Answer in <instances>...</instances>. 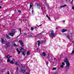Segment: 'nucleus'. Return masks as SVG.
I'll return each instance as SVG.
<instances>
[{
    "mask_svg": "<svg viewBox=\"0 0 74 74\" xmlns=\"http://www.w3.org/2000/svg\"><path fill=\"white\" fill-rule=\"evenodd\" d=\"M64 62H65V63H66V67H67V68L66 69V70H69V68L70 66V64L69 61L67 59V58H66L64 60Z\"/></svg>",
    "mask_w": 74,
    "mask_h": 74,
    "instance_id": "nucleus-1",
    "label": "nucleus"
},
{
    "mask_svg": "<svg viewBox=\"0 0 74 74\" xmlns=\"http://www.w3.org/2000/svg\"><path fill=\"white\" fill-rule=\"evenodd\" d=\"M29 68L27 67V66H25V68L23 67H22L21 68V71H20V73H25L27 71V70H28Z\"/></svg>",
    "mask_w": 74,
    "mask_h": 74,
    "instance_id": "nucleus-2",
    "label": "nucleus"
},
{
    "mask_svg": "<svg viewBox=\"0 0 74 74\" xmlns=\"http://www.w3.org/2000/svg\"><path fill=\"white\" fill-rule=\"evenodd\" d=\"M20 52H22V51H23L22 53V54L23 56H25V54H26V50L25 49H23L22 48V47H21L20 48V49H19Z\"/></svg>",
    "mask_w": 74,
    "mask_h": 74,
    "instance_id": "nucleus-3",
    "label": "nucleus"
},
{
    "mask_svg": "<svg viewBox=\"0 0 74 74\" xmlns=\"http://www.w3.org/2000/svg\"><path fill=\"white\" fill-rule=\"evenodd\" d=\"M55 34H54L53 31H51V33L49 35L50 37L53 38L55 37Z\"/></svg>",
    "mask_w": 74,
    "mask_h": 74,
    "instance_id": "nucleus-4",
    "label": "nucleus"
},
{
    "mask_svg": "<svg viewBox=\"0 0 74 74\" xmlns=\"http://www.w3.org/2000/svg\"><path fill=\"white\" fill-rule=\"evenodd\" d=\"M11 32L12 33H9L8 34H10L11 36H14V35L15 33V30L14 29H12V30Z\"/></svg>",
    "mask_w": 74,
    "mask_h": 74,
    "instance_id": "nucleus-5",
    "label": "nucleus"
},
{
    "mask_svg": "<svg viewBox=\"0 0 74 74\" xmlns=\"http://www.w3.org/2000/svg\"><path fill=\"white\" fill-rule=\"evenodd\" d=\"M6 58L8 59L7 62H10V58H12V56L8 55L7 56H6Z\"/></svg>",
    "mask_w": 74,
    "mask_h": 74,
    "instance_id": "nucleus-6",
    "label": "nucleus"
},
{
    "mask_svg": "<svg viewBox=\"0 0 74 74\" xmlns=\"http://www.w3.org/2000/svg\"><path fill=\"white\" fill-rule=\"evenodd\" d=\"M1 42L3 43V44H5L6 43V42L4 41V40L3 38H1Z\"/></svg>",
    "mask_w": 74,
    "mask_h": 74,
    "instance_id": "nucleus-7",
    "label": "nucleus"
},
{
    "mask_svg": "<svg viewBox=\"0 0 74 74\" xmlns=\"http://www.w3.org/2000/svg\"><path fill=\"white\" fill-rule=\"evenodd\" d=\"M14 64H16V65H19V64H21L19 62L16 61L14 62Z\"/></svg>",
    "mask_w": 74,
    "mask_h": 74,
    "instance_id": "nucleus-8",
    "label": "nucleus"
},
{
    "mask_svg": "<svg viewBox=\"0 0 74 74\" xmlns=\"http://www.w3.org/2000/svg\"><path fill=\"white\" fill-rule=\"evenodd\" d=\"M19 42L20 43L21 47H23V42H22V41H21V40H19Z\"/></svg>",
    "mask_w": 74,
    "mask_h": 74,
    "instance_id": "nucleus-9",
    "label": "nucleus"
},
{
    "mask_svg": "<svg viewBox=\"0 0 74 74\" xmlns=\"http://www.w3.org/2000/svg\"><path fill=\"white\" fill-rule=\"evenodd\" d=\"M64 65H65V64L64 62L62 63V64L60 66V67L62 69L64 67Z\"/></svg>",
    "mask_w": 74,
    "mask_h": 74,
    "instance_id": "nucleus-10",
    "label": "nucleus"
},
{
    "mask_svg": "<svg viewBox=\"0 0 74 74\" xmlns=\"http://www.w3.org/2000/svg\"><path fill=\"white\" fill-rule=\"evenodd\" d=\"M29 8H30V10L31 9H32V10H33V4H30Z\"/></svg>",
    "mask_w": 74,
    "mask_h": 74,
    "instance_id": "nucleus-11",
    "label": "nucleus"
},
{
    "mask_svg": "<svg viewBox=\"0 0 74 74\" xmlns=\"http://www.w3.org/2000/svg\"><path fill=\"white\" fill-rule=\"evenodd\" d=\"M67 30L66 29H62V32H63V33H64V32H67Z\"/></svg>",
    "mask_w": 74,
    "mask_h": 74,
    "instance_id": "nucleus-12",
    "label": "nucleus"
},
{
    "mask_svg": "<svg viewBox=\"0 0 74 74\" xmlns=\"http://www.w3.org/2000/svg\"><path fill=\"white\" fill-rule=\"evenodd\" d=\"M67 38L69 39V40H70V35L69 34H67Z\"/></svg>",
    "mask_w": 74,
    "mask_h": 74,
    "instance_id": "nucleus-13",
    "label": "nucleus"
},
{
    "mask_svg": "<svg viewBox=\"0 0 74 74\" xmlns=\"http://www.w3.org/2000/svg\"><path fill=\"white\" fill-rule=\"evenodd\" d=\"M38 45V46H40V41L38 40L37 41Z\"/></svg>",
    "mask_w": 74,
    "mask_h": 74,
    "instance_id": "nucleus-14",
    "label": "nucleus"
},
{
    "mask_svg": "<svg viewBox=\"0 0 74 74\" xmlns=\"http://www.w3.org/2000/svg\"><path fill=\"white\" fill-rule=\"evenodd\" d=\"M37 6H38V8L39 9H40V8H41V6H40V5L38 4L37 5Z\"/></svg>",
    "mask_w": 74,
    "mask_h": 74,
    "instance_id": "nucleus-15",
    "label": "nucleus"
},
{
    "mask_svg": "<svg viewBox=\"0 0 74 74\" xmlns=\"http://www.w3.org/2000/svg\"><path fill=\"white\" fill-rule=\"evenodd\" d=\"M46 42V40H45V39H44V40L42 41V43H45Z\"/></svg>",
    "mask_w": 74,
    "mask_h": 74,
    "instance_id": "nucleus-16",
    "label": "nucleus"
},
{
    "mask_svg": "<svg viewBox=\"0 0 74 74\" xmlns=\"http://www.w3.org/2000/svg\"><path fill=\"white\" fill-rule=\"evenodd\" d=\"M16 51H17V52H18V54H20V52L18 50V49H16Z\"/></svg>",
    "mask_w": 74,
    "mask_h": 74,
    "instance_id": "nucleus-17",
    "label": "nucleus"
},
{
    "mask_svg": "<svg viewBox=\"0 0 74 74\" xmlns=\"http://www.w3.org/2000/svg\"><path fill=\"white\" fill-rule=\"evenodd\" d=\"M42 55L44 56H46V55L45 54V53L44 52H43L42 53Z\"/></svg>",
    "mask_w": 74,
    "mask_h": 74,
    "instance_id": "nucleus-18",
    "label": "nucleus"
},
{
    "mask_svg": "<svg viewBox=\"0 0 74 74\" xmlns=\"http://www.w3.org/2000/svg\"><path fill=\"white\" fill-rule=\"evenodd\" d=\"M43 2L44 3L45 5H46L47 2H46V0H44Z\"/></svg>",
    "mask_w": 74,
    "mask_h": 74,
    "instance_id": "nucleus-19",
    "label": "nucleus"
},
{
    "mask_svg": "<svg viewBox=\"0 0 74 74\" xmlns=\"http://www.w3.org/2000/svg\"><path fill=\"white\" fill-rule=\"evenodd\" d=\"M43 33H44V32H42L41 33H40L39 34H37V36H38V35H40L41 34H43Z\"/></svg>",
    "mask_w": 74,
    "mask_h": 74,
    "instance_id": "nucleus-20",
    "label": "nucleus"
},
{
    "mask_svg": "<svg viewBox=\"0 0 74 74\" xmlns=\"http://www.w3.org/2000/svg\"><path fill=\"white\" fill-rule=\"evenodd\" d=\"M6 38H8V39H11V38H10V36H9L8 35L6 36Z\"/></svg>",
    "mask_w": 74,
    "mask_h": 74,
    "instance_id": "nucleus-21",
    "label": "nucleus"
},
{
    "mask_svg": "<svg viewBox=\"0 0 74 74\" xmlns=\"http://www.w3.org/2000/svg\"><path fill=\"white\" fill-rule=\"evenodd\" d=\"M26 54L27 55H30V52H29V51H28L27 52Z\"/></svg>",
    "mask_w": 74,
    "mask_h": 74,
    "instance_id": "nucleus-22",
    "label": "nucleus"
},
{
    "mask_svg": "<svg viewBox=\"0 0 74 74\" xmlns=\"http://www.w3.org/2000/svg\"><path fill=\"white\" fill-rule=\"evenodd\" d=\"M10 63H11L12 64H14V61L13 60H12L10 62Z\"/></svg>",
    "mask_w": 74,
    "mask_h": 74,
    "instance_id": "nucleus-23",
    "label": "nucleus"
},
{
    "mask_svg": "<svg viewBox=\"0 0 74 74\" xmlns=\"http://www.w3.org/2000/svg\"><path fill=\"white\" fill-rule=\"evenodd\" d=\"M9 44H10V42H8L6 44V46L7 47H8Z\"/></svg>",
    "mask_w": 74,
    "mask_h": 74,
    "instance_id": "nucleus-24",
    "label": "nucleus"
},
{
    "mask_svg": "<svg viewBox=\"0 0 74 74\" xmlns=\"http://www.w3.org/2000/svg\"><path fill=\"white\" fill-rule=\"evenodd\" d=\"M13 45H14V46H15V47H16L19 46V45H16L15 44H14Z\"/></svg>",
    "mask_w": 74,
    "mask_h": 74,
    "instance_id": "nucleus-25",
    "label": "nucleus"
},
{
    "mask_svg": "<svg viewBox=\"0 0 74 74\" xmlns=\"http://www.w3.org/2000/svg\"><path fill=\"white\" fill-rule=\"evenodd\" d=\"M64 8L63 5H61V6H60V8Z\"/></svg>",
    "mask_w": 74,
    "mask_h": 74,
    "instance_id": "nucleus-26",
    "label": "nucleus"
},
{
    "mask_svg": "<svg viewBox=\"0 0 74 74\" xmlns=\"http://www.w3.org/2000/svg\"><path fill=\"white\" fill-rule=\"evenodd\" d=\"M50 57H51V56L49 55H48V56H47V58H50Z\"/></svg>",
    "mask_w": 74,
    "mask_h": 74,
    "instance_id": "nucleus-27",
    "label": "nucleus"
},
{
    "mask_svg": "<svg viewBox=\"0 0 74 74\" xmlns=\"http://www.w3.org/2000/svg\"><path fill=\"white\" fill-rule=\"evenodd\" d=\"M64 7H67V4H64L63 5Z\"/></svg>",
    "mask_w": 74,
    "mask_h": 74,
    "instance_id": "nucleus-28",
    "label": "nucleus"
},
{
    "mask_svg": "<svg viewBox=\"0 0 74 74\" xmlns=\"http://www.w3.org/2000/svg\"><path fill=\"white\" fill-rule=\"evenodd\" d=\"M18 69H19V68H18V67H17V69H16V71H18Z\"/></svg>",
    "mask_w": 74,
    "mask_h": 74,
    "instance_id": "nucleus-29",
    "label": "nucleus"
},
{
    "mask_svg": "<svg viewBox=\"0 0 74 74\" xmlns=\"http://www.w3.org/2000/svg\"><path fill=\"white\" fill-rule=\"evenodd\" d=\"M73 1H71L70 2V3L71 4H73Z\"/></svg>",
    "mask_w": 74,
    "mask_h": 74,
    "instance_id": "nucleus-30",
    "label": "nucleus"
},
{
    "mask_svg": "<svg viewBox=\"0 0 74 74\" xmlns=\"http://www.w3.org/2000/svg\"><path fill=\"white\" fill-rule=\"evenodd\" d=\"M31 29L32 30H33V29H34V28L33 27H32Z\"/></svg>",
    "mask_w": 74,
    "mask_h": 74,
    "instance_id": "nucleus-31",
    "label": "nucleus"
},
{
    "mask_svg": "<svg viewBox=\"0 0 74 74\" xmlns=\"http://www.w3.org/2000/svg\"><path fill=\"white\" fill-rule=\"evenodd\" d=\"M19 31H20V33H21V29H19Z\"/></svg>",
    "mask_w": 74,
    "mask_h": 74,
    "instance_id": "nucleus-32",
    "label": "nucleus"
},
{
    "mask_svg": "<svg viewBox=\"0 0 74 74\" xmlns=\"http://www.w3.org/2000/svg\"><path fill=\"white\" fill-rule=\"evenodd\" d=\"M24 34L25 36H26L27 35V33H24Z\"/></svg>",
    "mask_w": 74,
    "mask_h": 74,
    "instance_id": "nucleus-33",
    "label": "nucleus"
},
{
    "mask_svg": "<svg viewBox=\"0 0 74 74\" xmlns=\"http://www.w3.org/2000/svg\"><path fill=\"white\" fill-rule=\"evenodd\" d=\"M56 68H53V70H56Z\"/></svg>",
    "mask_w": 74,
    "mask_h": 74,
    "instance_id": "nucleus-34",
    "label": "nucleus"
},
{
    "mask_svg": "<svg viewBox=\"0 0 74 74\" xmlns=\"http://www.w3.org/2000/svg\"><path fill=\"white\" fill-rule=\"evenodd\" d=\"M72 10H74V6H73L72 8Z\"/></svg>",
    "mask_w": 74,
    "mask_h": 74,
    "instance_id": "nucleus-35",
    "label": "nucleus"
},
{
    "mask_svg": "<svg viewBox=\"0 0 74 74\" xmlns=\"http://www.w3.org/2000/svg\"><path fill=\"white\" fill-rule=\"evenodd\" d=\"M53 74H58V73H57V72H55V73H53Z\"/></svg>",
    "mask_w": 74,
    "mask_h": 74,
    "instance_id": "nucleus-36",
    "label": "nucleus"
},
{
    "mask_svg": "<svg viewBox=\"0 0 74 74\" xmlns=\"http://www.w3.org/2000/svg\"><path fill=\"white\" fill-rule=\"evenodd\" d=\"M18 11L19 13H21V11H20V10H18Z\"/></svg>",
    "mask_w": 74,
    "mask_h": 74,
    "instance_id": "nucleus-37",
    "label": "nucleus"
},
{
    "mask_svg": "<svg viewBox=\"0 0 74 74\" xmlns=\"http://www.w3.org/2000/svg\"><path fill=\"white\" fill-rule=\"evenodd\" d=\"M34 12V11H33V10H32V13L33 14V12Z\"/></svg>",
    "mask_w": 74,
    "mask_h": 74,
    "instance_id": "nucleus-38",
    "label": "nucleus"
},
{
    "mask_svg": "<svg viewBox=\"0 0 74 74\" xmlns=\"http://www.w3.org/2000/svg\"><path fill=\"white\" fill-rule=\"evenodd\" d=\"M25 74H29V73L26 72Z\"/></svg>",
    "mask_w": 74,
    "mask_h": 74,
    "instance_id": "nucleus-39",
    "label": "nucleus"
},
{
    "mask_svg": "<svg viewBox=\"0 0 74 74\" xmlns=\"http://www.w3.org/2000/svg\"><path fill=\"white\" fill-rule=\"evenodd\" d=\"M73 34L72 33H71L70 34V36H72V35Z\"/></svg>",
    "mask_w": 74,
    "mask_h": 74,
    "instance_id": "nucleus-40",
    "label": "nucleus"
},
{
    "mask_svg": "<svg viewBox=\"0 0 74 74\" xmlns=\"http://www.w3.org/2000/svg\"><path fill=\"white\" fill-rule=\"evenodd\" d=\"M47 18L49 19H50V17H48Z\"/></svg>",
    "mask_w": 74,
    "mask_h": 74,
    "instance_id": "nucleus-41",
    "label": "nucleus"
},
{
    "mask_svg": "<svg viewBox=\"0 0 74 74\" xmlns=\"http://www.w3.org/2000/svg\"><path fill=\"white\" fill-rule=\"evenodd\" d=\"M12 60H13V61H15V59H14V58H13V59H12Z\"/></svg>",
    "mask_w": 74,
    "mask_h": 74,
    "instance_id": "nucleus-42",
    "label": "nucleus"
},
{
    "mask_svg": "<svg viewBox=\"0 0 74 74\" xmlns=\"http://www.w3.org/2000/svg\"><path fill=\"white\" fill-rule=\"evenodd\" d=\"M42 25V24H41L39 25V26H41Z\"/></svg>",
    "mask_w": 74,
    "mask_h": 74,
    "instance_id": "nucleus-43",
    "label": "nucleus"
},
{
    "mask_svg": "<svg viewBox=\"0 0 74 74\" xmlns=\"http://www.w3.org/2000/svg\"><path fill=\"white\" fill-rule=\"evenodd\" d=\"M46 16H47V18H48V15H46Z\"/></svg>",
    "mask_w": 74,
    "mask_h": 74,
    "instance_id": "nucleus-44",
    "label": "nucleus"
},
{
    "mask_svg": "<svg viewBox=\"0 0 74 74\" xmlns=\"http://www.w3.org/2000/svg\"><path fill=\"white\" fill-rule=\"evenodd\" d=\"M2 8V7L1 6H0V8Z\"/></svg>",
    "mask_w": 74,
    "mask_h": 74,
    "instance_id": "nucleus-45",
    "label": "nucleus"
},
{
    "mask_svg": "<svg viewBox=\"0 0 74 74\" xmlns=\"http://www.w3.org/2000/svg\"><path fill=\"white\" fill-rule=\"evenodd\" d=\"M58 27H57L56 28V29H58Z\"/></svg>",
    "mask_w": 74,
    "mask_h": 74,
    "instance_id": "nucleus-46",
    "label": "nucleus"
},
{
    "mask_svg": "<svg viewBox=\"0 0 74 74\" xmlns=\"http://www.w3.org/2000/svg\"><path fill=\"white\" fill-rule=\"evenodd\" d=\"M3 2V1H1V3H2Z\"/></svg>",
    "mask_w": 74,
    "mask_h": 74,
    "instance_id": "nucleus-47",
    "label": "nucleus"
},
{
    "mask_svg": "<svg viewBox=\"0 0 74 74\" xmlns=\"http://www.w3.org/2000/svg\"><path fill=\"white\" fill-rule=\"evenodd\" d=\"M63 21V22H65V21H64H64Z\"/></svg>",
    "mask_w": 74,
    "mask_h": 74,
    "instance_id": "nucleus-48",
    "label": "nucleus"
},
{
    "mask_svg": "<svg viewBox=\"0 0 74 74\" xmlns=\"http://www.w3.org/2000/svg\"><path fill=\"white\" fill-rule=\"evenodd\" d=\"M72 43H74V42H73V41H72Z\"/></svg>",
    "mask_w": 74,
    "mask_h": 74,
    "instance_id": "nucleus-49",
    "label": "nucleus"
},
{
    "mask_svg": "<svg viewBox=\"0 0 74 74\" xmlns=\"http://www.w3.org/2000/svg\"><path fill=\"white\" fill-rule=\"evenodd\" d=\"M56 59H55V58H54V60H55Z\"/></svg>",
    "mask_w": 74,
    "mask_h": 74,
    "instance_id": "nucleus-50",
    "label": "nucleus"
},
{
    "mask_svg": "<svg viewBox=\"0 0 74 74\" xmlns=\"http://www.w3.org/2000/svg\"><path fill=\"white\" fill-rule=\"evenodd\" d=\"M38 48H37V49H36V50H38Z\"/></svg>",
    "mask_w": 74,
    "mask_h": 74,
    "instance_id": "nucleus-51",
    "label": "nucleus"
},
{
    "mask_svg": "<svg viewBox=\"0 0 74 74\" xmlns=\"http://www.w3.org/2000/svg\"><path fill=\"white\" fill-rule=\"evenodd\" d=\"M66 1H67V0H65Z\"/></svg>",
    "mask_w": 74,
    "mask_h": 74,
    "instance_id": "nucleus-52",
    "label": "nucleus"
},
{
    "mask_svg": "<svg viewBox=\"0 0 74 74\" xmlns=\"http://www.w3.org/2000/svg\"><path fill=\"white\" fill-rule=\"evenodd\" d=\"M3 27H5V26L4 25H3Z\"/></svg>",
    "mask_w": 74,
    "mask_h": 74,
    "instance_id": "nucleus-53",
    "label": "nucleus"
},
{
    "mask_svg": "<svg viewBox=\"0 0 74 74\" xmlns=\"http://www.w3.org/2000/svg\"><path fill=\"white\" fill-rule=\"evenodd\" d=\"M69 0V1H71V0Z\"/></svg>",
    "mask_w": 74,
    "mask_h": 74,
    "instance_id": "nucleus-54",
    "label": "nucleus"
},
{
    "mask_svg": "<svg viewBox=\"0 0 74 74\" xmlns=\"http://www.w3.org/2000/svg\"><path fill=\"white\" fill-rule=\"evenodd\" d=\"M0 59H1V57H0Z\"/></svg>",
    "mask_w": 74,
    "mask_h": 74,
    "instance_id": "nucleus-55",
    "label": "nucleus"
},
{
    "mask_svg": "<svg viewBox=\"0 0 74 74\" xmlns=\"http://www.w3.org/2000/svg\"><path fill=\"white\" fill-rule=\"evenodd\" d=\"M32 36V35H31V36Z\"/></svg>",
    "mask_w": 74,
    "mask_h": 74,
    "instance_id": "nucleus-56",
    "label": "nucleus"
},
{
    "mask_svg": "<svg viewBox=\"0 0 74 74\" xmlns=\"http://www.w3.org/2000/svg\"><path fill=\"white\" fill-rule=\"evenodd\" d=\"M25 21H26V19L25 20Z\"/></svg>",
    "mask_w": 74,
    "mask_h": 74,
    "instance_id": "nucleus-57",
    "label": "nucleus"
},
{
    "mask_svg": "<svg viewBox=\"0 0 74 74\" xmlns=\"http://www.w3.org/2000/svg\"><path fill=\"white\" fill-rule=\"evenodd\" d=\"M71 37H72V36H71Z\"/></svg>",
    "mask_w": 74,
    "mask_h": 74,
    "instance_id": "nucleus-58",
    "label": "nucleus"
},
{
    "mask_svg": "<svg viewBox=\"0 0 74 74\" xmlns=\"http://www.w3.org/2000/svg\"><path fill=\"white\" fill-rule=\"evenodd\" d=\"M41 55H42V54H41Z\"/></svg>",
    "mask_w": 74,
    "mask_h": 74,
    "instance_id": "nucleus-59",
    "label": "nucleus"
}]
</instances>
